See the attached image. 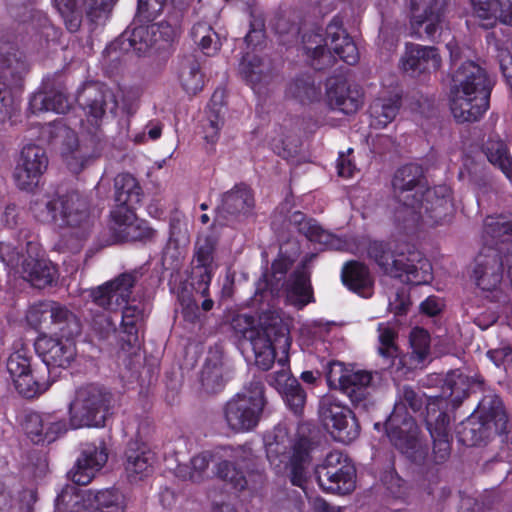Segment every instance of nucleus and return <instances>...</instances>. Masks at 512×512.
Instances as JSON below:
<instances>
[{"mask_svg": "<svg viewBox=\"0 0 512 512\" xmlns=\"http://www.w3.org/2000/svg\"><path fill=\"white\" fill-rule=\"evenodd\" d=\"M29 211L37 222L67 231L79 243L92 229L88 201L77 191L36 197L30 202Z\"/></svg>", "mask_w": 512, "mask_h": 512, "instance_id": "nucleus-1", "label": "nucleus"}, {"mask_svg": "<svg viewBox=\"0 0 512 512\" xmlns=\"http://www.w3.org/2000/svg\"><path fill=\"white\" fill-rule=\"evenodd\" d=\"M491 82L484 69L472 61L453 72L450 108L458 122L478 121L489 107Z\"/></svg>", "mask_w": 512, "mask_h": 512, "instance_id": "nucleus-2", "label": "nucleus"}, {"mask_svg": "<svg viewBox=\"0 0 512 512\" xmlns=\"http://www.w3.org/2000/svg\"><path fill=\"white\" fill-rule=\"evenodd\" d=\"M468 388L467 377L458 370L452 371L446 376L442 394L427 403L425 422L433 440L436 463L447 460L451 452L450 418L442 408L448 404L458 407L467 397Z\"/></svg>", "mask_w": 512, "mask_h": 512, "instance_id": "nucleus-3", "label": "nucleus"}, {"mask_svg": "<svg viewBox=\"0 0 512 512\" xmlns=\"http://www.w3.org/2000/svg\"><path fill=\"white\" fill-rule=\"evenodd\" d=\"M265 338V349L258 353V369L268 370L274 363L276 348L282 349L284 356L281 357L276 369L267 375V383L275 388L280 394L296 385L297 379L291 375L289 369V348L288 327L277 310H269L258 316V342Z\"/></svg>", "mask_w": 512, "mask_h": 512, "instance_id": "nucleus-4", "label": "nucleus"}, {"mask_svg": "<svg viewBox=\"0 0 512 512\" xmlns=\"http://www.w3.org/2000/svg\"><path fill=\"white\" fill-rule=\"evenodd\" d=\"M302 49L316 70L332 66L336 56L349 65L356 64L359 59L356 45L338 19L328 24L325 34L318 28L303 33Z\"/></svg>", "mask_w": 512, "mask_h": 512, "instance_id": "nucleus-5", "label": "nucleus"}, {"mask_svg": "<svg viewBox=\"0 0 512 512\" xmlns=\"http://www.w3.org/2000/svg\"><path fill=\"white\" fill-rule=\"evenodd\" d=\"M368 254L385 274L403 282L420 285L431 280L432 266L414 246L405 244L392 249L382 242H373Z\"/></svg>", "mask_w": 512, "mask_h": 512, "instance_id": "nucleus-6", "label": "nucleus"}, {"mask_svg": "<svg viewBox=\"0 0 512 512\" xmlns=\"http://www.w3.org/2000/svg\"><path fill=\"white\" fill-rule=\"evenodd\" d=\"M422 399L410 387H403L400 401L386 422V433L391 443L411 460L418 462L424 459L426 447L418 438V427L414 419L408 415L407 407L418 411L422 407Z\"/></svg>", "mask_w": 512, "mask_h": 512, "instance_id": "nucleus-7", "label": "nucleus"}, {"mask_svg": "<svg viewBox=\"0 0 512 512\" xmlns=\"http://www.w3.org/2000/svg\"><path fill=\"white\" fill-rule=\"evenodd\" d=\"M454 213L451 189L446 185L426 187L415 200V207L395 210V220L406 229L434 227L450 221Z\"/></svg>", "mask_w": 512, "mask_h": 512, "instance_id": "nucleus-8", "label": "nucleus"}, {"mask_svg": "<svg viewBox=\"0 0 512 512\" xmlns=\"http://www.w3.org/2000/svg\"><path fill=\"white\" fill-rule=\"evenodd\" d=\"M113 394L103 385L89 383L78 387L68 406L72 428H101L113 413Z\"/></svg>", "mask_w": 512, "mask_h": 512, "instance_id": "nucleus-9", "label": "nucleus"}, {"mask_svg": "<svg viewBox=\"0 0 512 512\" xmlns=\"http://www.w3.org/2000/svg\"><path fill=\"white\" fill-rule=\"evenodd\" d=\"M296 246V244H293ZM299 251L295 247L293 253L281 248L280 254L271 266L270 273L264 275L267 287L272 293L277 294L285 286L286 300L298 309L303 308L313 301V292L310 284V275L305 265L298 267L284 282L287 271L298 257Z\"/></svg>", "mask_w": 512, "mask_h": 512, "instance_id": "nucleus-10", "label": "nucleus"}, {"mask_svg": "<svg viewBox=\"0 0 512 512\" xmlns=\"http://www.w3.org/2000/svg\"><path fill=\"white\" fill-rule=\"evenodd\" d=\"M70 504L79 512H126L128 500L123 491L116 487L81 492L74 485H66L57 495V509L67 510Z\"/></svg>", "mask_w": 512, "mask_h": 512, "instance_id": "nucleus-11", "label": "nucleus"}, {"mask_svg": "<svg viewBox=\"0 0 512 512\" xmlns=\"http://www.w3.org/2000/svg\"><path fill=\"white\" fill-rule=\"evenodd\" d=\"M477 414L478 417L463 422L458 431L459 440L466 446L480 445L492 435L506 430L507 416L498 397L483 399Z\"/></svg>", "mask_w": 512, "mask_h": 512, "instance_id": "nucleus-12", "label": "nucleus"}, {"mask_svg": "<svg viewBox=\"0 0 512 512\" xmlns=\"http://www.w3.org/2000/svg\"><path fill=\"white\" fill-rule=\"evenodd\" d=\"M504 273L512 280V251L504 252L500 248L486 246L475 258L472 279L483 291L496 290Z\"/></svg>", "mask_w": 512, "mask_h": 512, "instance_id": "nucleus-13", "label": "nucleus"}, {"mask_svg": "<svg viewBox=\"0 0 512 512\" xmlns=\"http://www.w3.org/2000/svg\"><path fill=\"white\" fill-rule=\"evenodd\" d=\"M78 103L83 107L86 121L81 127L88 134H94L108 115H115L118 102L114 93L103 85L88 83L78 92Z\"/></svg>", "mask_w": 512, "mask_h": 512, "instance_id": "nucleus-14", "label": "nucleus"}, {"mask_svg": "<svg viewBox=\"0 0 512 512\" xmlns=\"http://www.w3.org/2000/svg\"><path fill=\"white\" fill-rule=\"evenodd\" d=\"M180 21L177 17L135 27L129 34L120 37L123 49H132L139 55L146 54L151 48H164L177 36Z\"/></svg>", "mask_w": 512, "mask_h": 512, "instance_id": "nucleus-15", "label": "nucleus"}, {"mask_svg": "<svg viewBox=\"0 0 512 512\" xmlns=\"http://www.w3.org/2000/svg\"><path fill=\"white\" fill-rule=\"evenodd\" d=\"M318 412L321 422L335 440L348 444L359 436L360 425L354 413L333 395L320 399Z\"/></svg>", "mask_w": 512, "mask_h": 512, "instance_id": "nucleus-16", "label": "nucleus"}, {"mask_svg": "<svg viewBox=\"0 0 512 512\" xmlns=\"http://www.w3.org/2000/svg\"><path fill=\"white\" fill-rule=\"evenodd\" d=\"M246 383L222 407L223 420L235 434L252 431L256 427V382Z\"/></svg>", "mask_w": 512, "mask_h": 512, "instance_id": "nucleus-17", "label": "nucleus"}, {"mask_svg": "<svg viewBox=\"0 0 512 512\" xmlns=\"http://www.w3.org/2000/svg\"><path fill=\"white\" fill-rule=\"evenodd\" d=\"M27 69L19 51L9 47L0 52V124L11 119L16 110L10 91L21 83Z\"/></svg>", "mask_w": 512, "mask_h": 512, "instance_id": "nucleus-18", "label": "nucleus"}, {"mask_svg": "<svg viewBox=\"0 0 512 512\" xmlns=\"http://www.w3.org/2000/svg\"><path fill=\"white\" fill-rule=\"evenodd\" d=\"M319 486L326 492L348 494L355 487V469L339 451L330 452L316 469Z\"/></svg>", "mask_w": 512, "mask_h": 512, "instance_id": "nucleus-19", "label": "nucleus"}, {"mask_svg": "<svg viewBox=\"0 0 512 512\" xmlns=\"http://www.w3.org/2000/svg\"><path fill=\"white\" fill-rule=\"evenodd\" d=\"M48 164L49 159L44 148L35 144L24 146L13 172L16 186L20 190L33 192L39 186Z\"/></svg>", "mask_w": 512, "mask_h": 512, "instance_id": "nucleus-20", "label": "nucleus"}, {"mask_svg": "<svg viewBox=\"0 0 512 512\" xmlns=\"http://www.w3.org/2000/svg\"><path fill=\"white\" fill-rule=\"evenodd\" d=\"M446 0H411V26L418 38L434 40L442 29Z\"/></svg>", "mask_w": 512, "mask_h": 512, "instance_id": "nucleus-21", "label": "nucleus"}, {"mask_svg": "<svg viewBox=\"0 0 512 512\" xmlns=\"http://www.w3.org/2000/svg\"><path fill=\"white\" fill-rule=\"evenodd\" d=\"M330 385H338L353 403H359L370 393L372 374L368 371L345 370L339 362H331L326 373Z\"/></svg>", "mask_w": 512, "mask_h": 512, "instance_id": "nucleus-22", "label": "nucleus"}, {"mask_svg": "<svg viewBox=\"0 0 512 512\" xmlns=\"http://www.w3.org/2000/svg\"><path fill=\"white\" fill-rule=\"evenodd\" d=\"M73 338L40 334L34 344L35 351L48 369H66L77 354Z\"/></svg>", "mask_w": 512, "mask_h": 512, "instance_id": "nucleus-23", "label": "nucleus"}, {"mask_svg": "<svg viewBox=\"0 0 512 512\" xmlns=\"http://www.w3.org/2000/svg\"><path fill=\"white\" fill-rule=\"evenodd\" d=\"M110 231L114 242L147 241L155 234L145 221L137 219L134 210L125 207L111 211Z\"/></svg>", "mask_w": 512, "mask_h": 512, "instance_id": "nucleus-24", "label": "nucleus"}, {"mask_svg": "<svg viewBox=\"0 0 512 512\" xmlns=\"http://www.w3.org/2000/svg\"><path fill=\"white\" fill-rule=\"evenodd\" d=\"M393 189L399 203L396 210L415 207V200L427 187L421 167L409 164L397 170L393 178Z\"/></svg>", "mask_w": 512, "mask_h": 512, "instance_id": "nucleus-25", "label": "nucleus"}, {"mask_svg": "<svg viewBox=\"0 0 512 512\" xmlns=\"http://www.w3.org/2000/svg\"><path fill=\"white\" fill-rule=\"evenodd\" d=\"M136 282L133 273H123L91 291L93 302L107 311H117L129 302Z\"/></svg>", "mask_w": 512, "mask_h": 512, "instance_id": "nucleus-26", "label": "nucleus"}, {"mask_svg": "<svg viewBox=\"0 0 512 512\" xmlns=\"http://www.w3.org/2000/svg\"><path fill=\"white\" fill-rule=\"evenodd\" d=\"M28 256L23 259L20 274L36 288L52 285L58 277L56 266L43 255L39 254L38 244L27 243Z\"/></svg>", "mask_w": 512, "mask_h": 512, "instance_id": "nucleus-27", "label": "nucleus"}, {"mask_svg": "<svg viewBox=\"0 0 512 512\" xmlns=\"http://www.w3.org/2000/svg\"><path fill=\"white\" fill-rule=\"evenodd\" d=\"M326 101L333 110L343 114H353L362 105V94L343 76H334L327 80Z\"/></svg>", "mask_w": 512, "mask_h": 512, "instance_id": "nucleus-28", "label": "nucleus"}, {"mask_svg": "<svg viewBox=\"0 0 512 512\" xmlns=\"http://www.w3.org/2000/svg\"><path fill=\"white\" fill-rule=\"evenodd\" d=\"M254 205L253 191L244 184L236 185L230 191L221 195L215 209L214 221L226 225L239 214H246Z\"/></svg>", "mask_w": 512, "mask_h": 512, "instance_id": "nucleus-29", "label": "nucleus"}, {"mask_svg": "<svg viewBox=\"0 0 512 512\" xmlns=\"http://www.w3.org/2000/svg\"><path fill=\"white\" fill-rule=\"evenodd\" d=\"M441 65V58L436 48L407 43L405 51L400 58V69L410 75L417 76L430 70H437Z\"/></svg>", "mask_w": 512, "mask_h": 512, "instance_id": "nucleus-30", "label": "nucleus"}, {"mask_svg": "<svg viewBox=\"0 0 512 512\" xmlns=\"http://www.w3.org/2000/svg\"><path fill=\"white\" fill-rule=\"evenodd\" d=\"M108 453L101 443L85 444L81 456L77 459L74 468L70 471L71 479L78 485H87L95 477L96 473L105 465Z\"/></svg>", "mask_w": 512, "mask_h": 512, "instance_id": "nucleus-31", "label": "nucleus"}, {"mask_svg": "<svg viewBox=\"0 0 512 512\" xmlns=\"http://www.w3.org/2000/svg\"><path fill=\"white\" fill-rule=\"evenodd\" d=\"M155 453L143 443L130 442L125 452L124 469L130 482L144 480L153 473Z\"/></svg>", "mask_w": 512, "mask_h": 512, "instance_id": "nucleus-32", "label": "nucleus"}, {"mask_svg": "<svg viewBox=\"0 0 512 512\" xmlns=\"http://www.w3.org/2000/svg\"><path fill=\"white\" fill-rule=\"evenodd\" d=\"M229 379V369L225 365L222 350L209 349L200 373V383L204 392L215 394L221 392Z\"/></svg>", "mask_w": 512, "mask_h": 512, "instance_id": "nucleus-33", "label": "nucleus"}, {"mask_svg": "<svg viewBox=\"0 0 512 512\" xmlns=\"http://www.w3.org/2000/svg\"><path fill=\"white\" fill-rule=\"evenodd\" d=\"M254 32V21L251 20L249 32L237 44L239 49L237 75L253 91L256 88V43Z\"/></svg>", "mask_w": 512, "mask_h": 512, "instance_id": "nucleus-34", "label": "nucleus"}, {"mask_svg": "<svg viewBox=\"0 0 512 512\" xmlns=\"http://www.w3.org/2000/svg\"><path fill=\"white\" fill-rule=\"evenodd\" d=\"M135 300H132L131 303H127L124 305L122 309V348L125 349L127 346L131 350H137L140 348L141 340L139 336V327L140 323L143 321L147 307L145 304L139 302L134 303Z\"/></svg>", "mask_w": 512, "mask_h": 512, "instance_id": "nucleus-35", "label": "nucleus"}, {"mask_svg": "<svg viewBox=\"0 0 512 512\" xmlns=\"http://www.w3.org/2000/svg\"><path fill=\"white\" fill-rule=\"evenodd\" d=\"M60 129L65 136L62 157L73 173H79L92 159L93 153L86 145L79 143L73 130L64 125H61Z\"/></svg>", "mask_w": 512, "mask_h": 512, "instance_id": "nucleus-36", "label": "nucleus"}, {"mask_svg": "<svg viewBox=\"0 0 512 512\" xmlns=\"http://www.w3.org/2000/svg\"><path fill=\"white\" fill-rule=\"evenodd\" d=\"M47 328L51 335L60 337H75L81 332V324L78 317L66 306L54 302L50 308V320Z\"/></svg>", "mask_w": 512, "mask_h": 512, "instance_id": "nucleus-37", "label": "nucleus"}, {"mask_svg": "<svg viewBox=\"0 0 512 512\" xmlns=\"http://www.w3.org/2000/svg\"><path fill=\"white\" fill-rule=\"evenodd\" d=\"M232 327L238 339L242 355L248 359L256 357V323L252 314H238L232 320Z\"/></svg>", "mask_w": 512, "mask_h": 512, "instance_id": "nucleus-38", "label": "nucleus"}, {"mask_svg": "<svg viewBox=\"0 0 512 512\" xmlns=\"http://www.w3.org/2000/svg\"><path fill=\"white\" fill-rule=\"evenodd\" d=\"M115 208L135 210L142 198V190L137 180L129 173H121L114 180Z\"/></svg>", "mask_w": 512, "mask_h": 512, "instance_id": "nucleus-39", "label": "nucleus"}, {"mask_svg": "<svg viewBox=\"0 0 512 512\" xmlns=\"http://www.w3.org/2000/svg\"><path fill=\"white\" fill-rule=\"evenodd\" d=\"M225 92L217 89L213 93L207 106V120L204 124V138L209 143H215L224 123Z\"/></svg>", "mask_w": 512, "mask_h": 512, "instance_id": "nucleus-40", "label": "nucleus"}, {"mask_svg": "<svg viewBox=\"0 0 512 512\" xmlns=\"http://www.w3.org/2000/svg\"><path fill=\"white\" fill-rule=\"evenodd\" d=\"M69 107L70 103L67 96L58 90L37 91L29 100V111L32 114L47 111L61 114L65 113Z\"/></svg>", "mask_w": 512, "mask_h": 512, "instance_id": "nucleus-41", "label": "nucleus"}, {"mask_svg": "<svg viewBox=\"0 0 512 512\" xmlns=\"http://www.w3.org/2000/svg\"><path fill=\"white\" fill-rule=\"evenodd\" d=\"M301 233L310 241L319 243L327 249L353 251V243L324 230L316 221L302 224Z\"/></svg>", "mask_w": 512, "mask_h": 512, "instance_id": "nucleus-42", "label": "nucleus"}, {"mask_svg": "<svg viewBox=\"0 0 512 512\" xmlns=\"http://www.w3.org/2000/svg\"><path fill=\"white\" fill-rule=\"evenodd\" d=\"M400 107V97L395 94L389 97H379L370 105V125L376 129L385 128L391 123Z\"/></svg>", "mask_w": 512, "mask_h": 512, "instance_id": "nucleus-43", "label": "nucleus"}, {"mask_svg": "<svg viewBox=\"0 0 512 512\" xmlns=\"http://www.w3.org/2000/svg\"><path fill=\"white\" fill-rule=\"evenodd\" d=\"M343 283L363 297L371 295L372 279L368 268L358 262H349L342 270Z\"/></svg>", "mask_w": 512, "mask_h": 512, "instance_id": "nucleus-44", "label": "nucleus"}, {"mask_svg": "<svg viewBox=\"0 0 512 512\" xmlns=\"http://www.w3.org/2000/svg\"><path fill=\"white\" fill-rule=\"evenodd\" d=\"M378 332V352L389 362V367L393 368L403 364L402 358L399 357V350L396 345L397 331L395 326L390 322L379 323Z\"/></svg>", "mask_w": 512, "mask_h": 512, "instance_id": "nucleus-45", "label": "nucleus"}, {"mask_svg": "<svg viewBox=\"0 0 512 512\" xmlns=\"http://www.w3.org/2000/svg\"><path fill=\"white\" fill-rule=\"evenodd\" d=\"M311 442L307 438H300L293 445V453L290 460L291 482L305 490L306 466L309 463Z\"/></svg>", "mask_w": 512, "mask_h": 512, "instance_id": "nucleus-46", "label": "nucleus"}, {"mask_svg": "<svg viewBox=\"0 0 512 512\" xmlns=\"http://www.w3.org/2000/svg\"><path fill=\"white\" fill-rule=\"evenodd\" d=\"M211 459L212 454L209 451H205L195 455L190 460L189 465L178 463L174 468L170 467V469L174 471L176 477L198 483L208 476V466Z\"/></svg>", "mask_w": 512, "mask_h": 512, "instance_id": "nucleus-47", "label": "nucleus"}, {"mask_svg": "<svg viewBox=\"0 0 512 512\" xmlns=\"http://www.w3.org/2000/svg\"><path fill=\"white\" fill-rule=\"evenodd\" d=\"M179 80L187 94L195 95L204 86V75L201 72L200 63L194 56L182 59L179 71Z\"/></svg>", "mask_w": 512, "mask_h": 512, "instance_id": "nucleus-48", "label": "nucleus"}, {"mask_svg": "<svg viewBox=\"0 0 512 512\" xmlns=\"http://www.w3.org/2000/svg\"><path fill=\"white\" fill-rule=\"evenodd\" d=\"M488 161L500 169L508 180H512V158L506 144L499 139L490 138L484 147Z\"/></svg>", "mask_w": 512, "mask_h": 512, "instance_id": "nucleus-49", "label": "nucleus"}, {"mask_svg": "<svg viewBox=\"0 0 512 512\" xmlns=\"http://www.w3.org/2000/svg\"><path fill=\"white\" fill-rule=\"evenodd\" d=\"M190 36L193 42L208 56L214 55L221 47L218 34L206 22L195 23L191 28Z\"/></svg>", "mask_w": 512, "mask_h": 512, "instance_id": "nucleus-50", "label": "nucleus"}, {"mask_svg": "<svg viewBox=\"0 0 512 512\" xmlns=\"http://www.w3.org/2000/svg\"><path fill=\"white\" fill-rule=\"evenodd\" d=\"M410 368L425 363L430 354V336L423 328H414L410 333Z\"/></svg>", "mask_w": 512, "mask_h": 512, "instance_id": "nucleus-51", "label": "nucleus"}, {"mask_svg": "<svg viewBox=\"0 0 512 512\" xmlns=\"http://www.w3.org/2000/svg\"><path fill=\"white\" fill-rule=\"evenodd\" d=\"M215 241L210 236L199 237L195 247L196 269H201L203 281L208 283L211 279V266L213 263V252Z\"/></svg>", "mask_w": 512, "mask_h": 512, "instance_id": "nucleus-52", "label": "nucleus"}, {"mask_svg": "<svg viewBox=\"0 0 512 512\" xmlns=\"http://www.w3.org/2000/svg\"><path fill=\"white\" fill-rule=\"evenodd\" d=\"M287 94L300 102H313L320 99L321 89L310 76H302L291 82Z\"/></svg>", "mask_w": 512, "mask_h": 512, "instance_id": "nucleus-53", "label": "nucleus"}, {"mask_svg": "<svg viewBox=\"0 0 512 512\" xmlns=\"http://www.w3.org/2000/svg\"><path fill=\"white\" fill-rule=\"evenodd\" d=\"M12 382L16 391L25 398L36 397L49 388L48 382L37 379L34 370L12 378Z\"/></svg>", "mask_w": 512, "mask_h": 512, "instance_id": "nucleus-54", "label": "nucleus"}, {"mask_svg": "<svg viewBox=\"0 0 512 512\" xmlns=\"http://www.w3.org/2000/svg\"><path fill=\"white\" fill-rule=\"evenodd\" d=\"M31 359L32 356L27 347L23 344L16 345L14 351L7 359V370L11 379L33 371Z\"/></svg>", "mask_w": 512, "mask_h": 512, "instance_id": "nucleus-55", "label": "nucleus"}, {"mask_svg": "<svg viewBox=\"0 0 512 512\" xmlns=\"http://www.w3.org/2000/svg\"><path fill=\"white\" fill-rule=\"evenodd\" d=\"M53 3L61 14L66 28L70 32H76L81 25V12L76 0H53Z\"/></svg>", "mask_w": 512, "mask_h": 512, "instance_id": "nucleus-56", "label": "nucleus"}, {"mask_svg": "<svg viewBox=\"0 0 512 512\" xmlns=\"http://www.w3.org/2000/svg\"><path fill=\"white\" fill-rule=\"evenodd\" d=\"M46 414L41 415L37 412H31L26 415L23 423L27 436L34 443H44L46 437Z\"/></svg>", "mask_w": 512, "mask_h": 512, "instance_id": "nucleus-57", "label": "nucleus"}, {"mask_svg": "<svg viewBox=\"0 0 512 512\" xmlns=\"http://www.w3.org/2000/svg\"><path fill=\"white\" fill-rule=\"evenodd\" d=\"M484 232L492 240L505 243L512 238V224L498 218L488 217L484 223Z\"/></svg>", "mask_w": 512, "mask_h": 512, "instance_id": "nucleus-58", "label": "nucleus"}, {"mask_svg": "<svg viewBox=\"0 0 512 512\" xmlns=\"http://www.w3.org/2000/svg\"><path fill=\"white\" fill-rule=\"evenodd\" d=\"M217 475L228 481L236 490L242 491L247 487L245 475L242 471L237 470L230 461L224 460L217 465Z\"/></svg>", "mask_w": 512, "mask_h": 512, "instance_id": "nucleus-59", "label": "nucleus"}, {"mask_svg": "<svg viewBox=\"0 0 512 512\" xmlns=\"http://www.w3.org/2000/svg\"><path fill=\"white\" fill-rule=\"evenodd\" d=\"M115 2L116 0H85L87 17L95 24L104 23Z\"/></svg>", "mask_w": 512, "mask_h": 512, "instance_id": "nucleus-60", "label": "nucleus"}, {"mask_svg": "<svg viewBox=\"0 0 512 512\" xmlns=\"http://www.w3.org/2000/svg\"><path fill=\"white\" fill-rule=\"evenodd\" d=\"M281 396L286 405L294 414H302L304 405L306 403V392L301 387L299 382H296V385H292L286 391L281 393Z\"/></svg>", "mask_w": 512, "mask_h": 512, "instance_id": "nucleus-61", "label": "nucleus"}, {"mask_svg": "<svg viewBox=\"0 0 512 512\" xmlns=\"http://www.w3.org/2000/svg\"><path fill=\"white\" fill-rule=\"evenodd\" d=\"M220 450L224 456L233 458L238 464L248 468L253 463L255 452L252 443L237 447H222Z\"/></svg>", "mask_w": 512, "mask_h": 512, "instance_id": "nucleus-62", "label": "nucleus"}, {"mask_svg": "<svg viewBox=\"0 0 512 512\" xmlns=\"http://www.w3.org/2000/svg\"><path fill=\"white\" fill-rule=\"evenodd\" d=\"M53 301L38 302L31 305L26 313V319L30 326L34 328L40 327L47 320H50V308Z\"/></svg>", "mask_w": 512, "mask_h": 512, "instance_id": "nucleus-63", "label": "nucleus"}, {"mask_svg": "<svg viewBox=\"0 0 512 512\" xmlns=\"http://www.w3.org/2000/svg\"><path fill=\"white\" fill-rule=\"evenodd\" d=\"M21 254L17 247L9 242H0V260L11 271L20 272Z\"/></svg>", "mask_w": 512, "mask_h": 512, "instance_id": "nucleus-64", "label": "nucleus"}]
</instances>
